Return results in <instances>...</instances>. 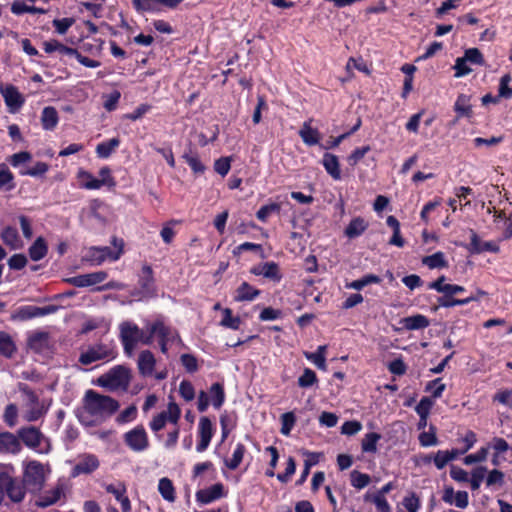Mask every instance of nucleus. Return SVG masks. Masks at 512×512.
I'll list each match as a JSON object with an SVG mask.
<instances>
[{
  "mask_svg": "<svg viewBox=\"0 0 512 512\" xmlns=\"http://www.w3.org/2000/svg\"><path fill=\"white\" fill-rule=\"evenodd\" d=\"M367 227L368 223L363 218L356 217L350 221L344 233L348 238L354 239L362 235Z\"/></svg>",
  "mask_w": 512,
  "mask_h": 512,
  "instance_id": "obj_31",
  "label": "nucleus"
},
{
  "mask_svg": "<svg viewBox=\"0 0 512 512\" xmlns=\"http://www.w3.org/2000/svg\"><path fill=\"white\" fill-rule=\"evenodd\" d=\"M442 500L449 505H455L457 508L465 509L469 504V495L466 491L455 492L453 487L446 486L443 490Z\"/></svg>",
  "mask_w": 512,
  "mask_h": 512,
  "instance_id": "obj_17",
  "label": "nucleus"
},
{
  "mask_svg": "<svg viewBox=\"0 0 512 512\" xmlns=\"http://www.w3.org/2000/svg\"><path fill=\"white\" fill-rule=\"evenodd\" d=\"M100 463L94 454H84L79 462L74 466L72 475L90 474L98 469Z\"/></svg>",
  "mask_w": 512,
  "mask_h": 512,
  "instance_id": "obj_22",
  "label": "nucleus"
},
{
  "mask_svg": "<svg viewBox=\"0 0 512 512\" xmlns=\"http://www.w3.org/2000/svg\"><path fill=\"white\" fill-rule=\"evenodd\" d=\"M196 500L202 505L210 504L225 496L224 485L216 483L208 488L196 492Z\"/></svg>",
  "mask_w": 512,
  "mask_h": 512,
  "instance_id": "obj_16",
  "label": "nucleus"
},
{
  "mask_svg": "<svg viewBox=\"0 0 512 512\" xmlns=\"http://www.w3.org/2000/svg\"><path fill=\"white\" fill-rule=\"evenodd\" d=\"M318 382L316 373L310 369L305 368L303 374L298 378V385L301 388H309Z\"/></svg>",
  "mask_w": 512,
  "mask_h": 512,
  "instance_id": "obj_52",
  "label": "nucleus"
},
{
  "mask_svg": "<svg viewBox=\"0 0 512 512\" xmlns=\"http://www.w3.org/2000/svg\"><path fill=\"white\" fill-rule=\"evenodd\" d=\"M118 408L119 404L115 399L90 389L85 393L83 407L77 417L82 424L93 426L110 417Z\"/></svg>",
  "mask_w": 512,
  "mask_h": 512,
  "instance_id": "obj_1",
  "label": "nucleus"
},
{
  "mask_svg": "<svg viewBox=\"0 0 512 512\" xmlns=\"http://www.w3.org/2000/svg\"><path fill=\"white\" fill-rule=\"evenodd\" d=\"M210 403L215 409H220L225 401V391L221 383H214L209 389Z\"/></svg>",
  "mask_w": 512,
  "mask_h": 512,
  "instance_id": "obj_33",
  "label": "nucleus"
},
{
  "mask_svg": "<svg viewBox=\"0 0 512 512\" xmlns=\"http://www.w3.org/2000/svg\"><path fill=\"white\" fill-rule=\"evenodd\" d=\"M487 469L483 466L476 467L471 473V478L468 480L472 490H478L485 477Z\"/></svg>",
  "mask_w": 512,
  "mask_h": 512,
  "instance_id": "obj_54",
  "label": "nucleus"
},
{
  "mask_svg": "<svg viewBox=\"0 0 512 512\" xmlns=\"http://www.w3.org/2000/svg\"><path fill=\"white\" fill-rule=\"evenodd\" d=\"M246 452V447L242 443H237L230 459L225 458L224 464L230 470H236L241 464Z\"/></svg>",
  "mask_w": 512,
  "mask_h": 512,
  "instance_id": "obj_35",
  "label": "nucleus"
},
{
  "mask_svg": "<svg viewBox=\"0 0 512 512\" xmlns=\"http://www.w3.org/2000/svg\"><path fill=\"white\" fill-rule=\"evenodd\" d=\"M260 294V290L247 282H243L235 291L234 300L237 302L253 301Z\"/></svg>",
  "mask_w": 512,
  "mask_h": 512,
  "instance_id": "obj_27",
  "label": "nucleus"
},
{
  "mask_svg": "<svg viewBox=\"0 0 512 512\" xmlns=\"http://www.w3.org/2000/svg\"><path fill=\"white\" fill-rule=\"evenodd\" d=\"M17 351V346L13 340V338L4 331L0 332V354L10 359L14 356Z\"/></svg>",
  "mask_w": 512,
  "mask_h": 512,
  "instance_id": "obj_30",
  "label": "nucleus"
},
{
  "mask_svg": "<svg viewBox=\"0 0 512 512\" xmlns=\"http://www.w3.org/2000/svg\"><path fill=\"white\" fill-rule=\"evenodd\" d=\"M163 414L165 415L167 422L177 425L181 416V411L176 403L170 402L168 404L167 411H163Z\"/></svg>",
  "mask_w": 512,
  "mask_h": 512,
  "instance_id": "obj_56",
  "label": "nucleus"
},
{
  "mask_svg": "<svg viewBox=\"0 0 512 512\" xmlns=\"http://www.w3.org/2000/svg\"><path fill=\"white\" fill-rule=\"evenodd\" d=\"M445 389L446 385L444 383H441L440 378L429 381L425 387L426 391H431L432 397L434 399L440 398Z\"/></svg>",
  "mask_w": 512,
  "mask_h": 512,
  "instance_id": "obj_58",
  "label": "nucleus"
},
{
  "mask_svg": "<svg viewBox=\"0 0 512 512\" xmlns=\"http://www.w3.org/2000/svg\"><path fill=\"white\" fill-rule=\"evenodd\" d=\"M112 244L114 249L108 246L90 247L87 253V260L92 265H101L104 261H117L123 253V241L117 238H113Z\"/></svg>",
  "mask_w": 512,
  "mask_h": 512,
  "instance_id": "obj_7",
  "label": "nucleus"
},
{
  "mask_svg": "<svg viewBox=\"0 0 512 512\" xmlns=\"http://www.w3.org/2000/svg\"><path fill=\"white\" fill-rule=\"evenodd\" d=\"M118 138H111L109 140L103 141L96 146V154L99 158L105 159L108 158L112 152L119 146Z\"/></svg>",
  "mask_w": 512,
  "mask_h": 512,
  "instance_id": "obj_39",
  "label": "nucleus"
},
{
  "mask_svg": "<svg viewBox=\"0 0 512 512\" xmlns=\"http://www.w3.org/2000/svg\"><path fill=\"white\" fill-rule=\"evenodd\" d=\"M41 120L44 128H54L58 123V112L52 107H45L42 111Z\"/></svg>",
  "mask_w": 512,
  "mask_h": 512,
  "instance_id": "obj_42",
  "label": "nucleus"
},
{
  "mask_svg": "<svg viewBox=\"0 0 512 512\" xmlns=\"http://www.w3.org/2000/svg\"><path fill=\"white\" fill-rule=\"evenodd\" d=\"M137 366L139 373L143 377H151L154 374L156 366V358L150 350H144L140 352Z\"/></svg>",
  "mask_w": 512,
  "mask_h": 512,
  "instance_id": "obj_23",
  "label": "nucleus"
},
{
  "mask_svg": "<svg viewBox=\"0 0 512 512\" xmlns=\"http://www.w3.org/2000/svg\"><path fill=\"white\" fill-rule=\"evenodd\" d=\"M64 495V486L57 484L50 490L40 494L35 501V505L39 508H46L57 503Z\"/></svg>",
  "mask_w": 512,
  "mask_h": 512,
  "instance_id": "obj_20",
  "label": "nucleus"
},
{
  "mask_svg": "<svg viewBox=\"0 0 512 512\" xmlns=\"http://www.w3.org/2000/svg\"><path fill=\"white\" fill-rule=\"evenodd\" d=\"M0 93L8 110L12 113L19 111L25 103L24 96L12 84H0Z\"/></svg>",
  "mask_w": 512,
  "mask_h": 512,
  "instance_id": "obj_11",
  "label": "nucleus"
},
{
  "mask_svg": "<svg viewBox=\"0 0 512 512\" xmlns=\"http://www.w3.org/2000/svg\"><path fill=\"white\" fill-rule=\"evenodd\" d=\"M475 300H476V297H474L472 295L469 297H466L464 299H455V298H452V296L444 295V297L439 298L438 302L441 307L450 308V307H454V306L467 305L470 302L475 301Z\"/></svg>",
  "mask_w": 512,
  "mask_h": 512,
  "instance_id": "obj_46",
  "label": "nucleus"
},
{
  "mask_svg": "<svg viewBox=\"0 0 512 512\" xmlns=\"http://www.w3.org/2000/svg\"><path fill=\"white\" fill-rule=\"evenodd\" d=\"M22 445L18 435L11 432L0 433V453L17 455L21 452Z\"/></svg>",
  "mask_w": 512,
  "mask_h": 512,
  "instance_id": "obj_19",
  "label": "nucleus"
},
{
  "mask_svg": "<svg viewBox=\"0 0 512 512\" xmlns=\"http://www.w3.org/2000/svg\"><path fill=\"white\" fill-rule=\"evenodd\" d=\"M104 488L106 492L112 494L117 501L126 495L127 492L126 486L123 482H118L116 484H105Z\"/></svg>",
  "mask_w": 512,
  "mask_h": 512,
  "instance_id": "obj_60",
  "label": "nucleus"
},
{
  "mask_svg": "<svg viewBox=\"0 0 512 512\" xmlns=\"http://www.w3.org/2000/svg\"><path fill=\"white\" fill-rule=\"evenodd\" d=\"M207 132L204 133L203 131L196 130L191 133L190 140L197 142L200 146H205L217 138L216 130H207Z\"/></svg>",
  "mask_w": 512,
  "mask_h": 512,
  "instance_id": "obj_45",
  "label": "nucleus"
},
{
  "mask_svg": "<svg viewBox=\"0 0 512 512\" xmlns=\"http://www.w3.org/2000/svg\"><path fill=\"white\" fill-rule=\"evenodd\" d=\"M108 277L105 271H97L87 274H81L65 279V281L75 287L84 288L97 285Z\"/></svg>",
  "mask_w": 512,
  "mask_h": 512,
  "instance_id": "obj_13",
  "label": "nucleus"
},
{
  "mask_svg": "<svg viewBox=\"0 0 512 512\" xmlns=\"http://www.w3.org/2000/svg\"><path fill=\"white\" fill-rule=\"evenodd\" d=\"M59 309L56 305H48L38 307L33 305H25L19 307L11 316L13 320L27 321L33 318L43 317L46 315L54 314Z\"/></svg>",
  "mask_w": 512,
  "mask_h": 512,
  "instance_id": "obj_9",
  "label": "nucleus"
},
{
  "mask_svg": "<svg viewBox=\"0 0 512 512\" xmlns=\"http://www.w3.org/2000/svg\"><path fill=\"white\" fill-rule=\"evenodd\" d=\"M139 285L143 291V293L150 295L155 292V285H154V276H153V270L151 266L144 265L141 270V274L139 276Z\"/></svg>",
  "mask_w": 512,
  "mask_h": 512,
  "instance_id": "obj_25",
  "label": "nucleus"
},
{
  "mask_svg": "<svg viewBox=\"0 0 512 512\" xmlns=\"http://www.w3.org/2000/svg\"><path fill=\"white\" fill-rule=\"evenodd\" d=\"M351 485L356 489H363L371 482V478L368 474L353 470L350 473Z\"/></svg>",
  "mask_w": 512,
  "mask_h": 512,
  "instance_id": "obj_47",
  "label": "nucleus"
},
{
  "mask_svg": "<svg viewBox=\"0 0 512 512\" xmlns=\"http://www.w3.org/2000/svg\"><path fill=\"white\" fill-rule=\"evenodd\" d=\"M158 492L162 498L169 503H173L176 500L175 487L173 482L167 477H163L159 480Z\"/></svg>",
  "mask_w": 512,
  "mask_h": 512,
  "instance_id": "obj_32",
  "label": "nucleus"
},
{
  "mask_svg": "<svg viewBox=\"0 0 512 512\" xmlns=\"http://www.w3.org/2000/svg\"><path fill=\"white\" fill-rule=\"evenodd\" d=\"M381 435L375 432L367 433L362 440L361 447L365 453H375L377 451V442Z\"/></svg>",
  "mask_w": 512,
  "mask_h": 512,
  "instance_id": "obj_44",
  "label": "nucleus"
},
{
  "mask_svg": "<svg viewBox=\"0 0 512 512\" xmlns=\"http://www.w3.org/2000/svg\"><path fill=\"white\" fill-rule=\"evenodd\" d=\"M147 337L151 338V344L153 339L156 338L160 341H180L177 330L169 325H166L163 319L158 318L152 323L147 325Z\"/></svg>",
  "mask_w": 512,
  "mask_h": 512,
  "instance_id": "obj_8",
  "label": "nucleus"
},
{
  "mask_svg": "<svg viewBox=\"0 0 512 512\" xmlns=\"http://www.w3.org/2000/svg\"><path fill=\"white\" fill-rule=\"evenodd\" d=\"M402 505L408 512H418L421 504L419 497L412 492L403 498Z\"/></svg>",
  "mask_w": 512,
  "mask_h": 512,
  "instance_id": "obj_59",
  "label": "nucleus"
},
{
  "mask_svg": "<svg viewBox=\"0 0 512 512\" xmlns=\"http://www.w3.org/2000/svg\"><path fill=\"white\" fill-rule=\"evenodd\" d=\"M487 455H488V448L487 447H482L476 453H472V454L467 455L464 458V463L466 465H471V464H474V463L483 462V461L486 460Z\"/></svg>",
  "mask_w": 512,
  "mask_h": 512,
  "instance_id": "obj_61",
  "label": "nucleus"
},
{
  "mask_svg": "<svg viewBox=\"0 0 512 512\" xmlns=\"http://www.w3.org/2000/svg\"><path fill=\"white\" fill-rule=\"evenodd\" d=\"M179 393L186 401H192L195 398V389L191 382L183 380L179 385Z\"/></svg>",
  "mask_w": 512,
  "mask_h": 512,
  "instance_id": "obj_63",
  "label": "nucleus"
},
{
  "mask_svg": "<svg viewBox=\"0 0 512 512\" xmlns=\"http://www.w3.org/2000/svg\"><path fill=\"white\" fill-rule=\"evenodd\" d=\"M223 318L220 325L232 330H238L240 328L241 319L238 316H233L230 308H224L222 310Z\"/></svg>",
  "mask_w": 512,
  "mask_h": 512,
  "instance_id": "obj_43",
  "label": "nucleus"
},
{
  "mask_svg": "<svg viewBox=\"0 0 512 512\" xmlns=\"http://www.w3.org/2000/svg\"><path fill=\"white\" fill-rule=\"evenodd\" d=\"M380 282L381 278L379 276L374 274H368L360 279L352 281L350 284H348V287L355 290H361L369 284H378Z\"/></svg>",
  "mask_w": 512,
  "mask_h": 512,
  "instance_id": "obj_48",
  "label": "nucleus"
},
{
  "mask_svg": "<svg viewBox=\"0 0 512 512\" xmlns=\"http://www.w3.org/2000/svg\"><path fill=\"white\" fill-rule=\"evenodd\" d=\"M119 338L126 356L131 357L137 344L140 342L151 345V338L147 337L139 326L132 321H123L119 324Z\"/></svg>",
  "mask_w": 512,
  "mask_h": 512,
  "instance_id": "obj_2",
  "label": "nucleus"
},
{
  "mask_svg": "<svg viewBox=\"0 0 512 512\" xmlns=\"http://www.w3.org/2000/svg\"><path fill=\"white\" fill-rule=\"evenodd\" d=\"M422 263L430 269L447 267L448 263L443 252H436L422 259Z\"/></svg>",
  "mask_w": 512,
  "mask_h": 512,
  "instance_id": "obj_40",
  "label": "nucleus"
},
{
  "mask_svg": "<svg viewBox=\"0 0 512 512\" xmlns=\"http://www.w3.org/2000/svg\"><path fill=\"white\" fill-rule=\"evenodd\" d=\"M19 390L25 397L23 419L27 422H35L42 418L47 413L48 407L27 384H21Z\"/></svg>",
  "mask_w": 512,
  "mask_h": 512,
  "instance_id": "obj_4",
  "label": "nucleus"
},
{
  "mask_svg": "<svg viewBox=\"0 0 512 512\" xmlns=\"http://www.w3.org/2000/svg\"><path fill=\"white\" fill-rule=\"evenodd\" d=\"M27 345L34 352L43 353L50 347V335L45 331H35L29 335Z\"/></svg>",
  "mask_w": 512,
  "mask_h": 512,
  "instance_id": "obj_21",
  "label": "nucleus"
},
{
  "mask_svg": "<svg viewBox=\"0 0 512 512\" xmlns=\"http://www.w3.org/2000/svg\"><path fill=\"white\" fill-rule=\"evenodd\" d=\"M280 211V205L277 203H270L267 205L262 206L256 213V217L261 222H266L267 219L276 212Z\"/></svg>",
  "mask_w": 512,
  "mask_h": 512,
  "instance_id": "obj_55",
  "label": "nucleus"
},
{
  "mask_svg": "<svg viewBox=\"0 0 512 512\" xmlns=\"http://www.w3.org/2000/svg\"><path fill=\"white\" fill-rule=\"evenodd\" d=\"M29 257L33 261L42 260L48 253V245L43 237H38L28 249Z\"/></svg>",
  "mask_w": 512,
  "mask_h": 512,
  "instance_id": "obj_29",
  "label": "nucleus"
},
{
  "mask_svg": "<svg viewBox=\"0 0 512 512\" xmlns=\"http://www.w3.org/2000/svg\"><path fill=\"white\" fill-rule=\"evenodd\" d=\"M464 58L476 65H483L484 64V57L481 51L478 48H469L464 53Z\"/></svg>",
  "mask_w": 512,
  "mask_h": 512,
  "instance_id": "obj_62",
  "label": "nucleus"
},
{
  "mask_svg": "<svg viewBox=\"0 0 512 512\" xmlns=\"http://www.w3.org/2000/svg\"><path fill=\"white\" fill-rule=\"evenodd\" d=\"M32 159L31 153L27 151H21L19 153H15L11 155L7 160L10 165L14 168H25L24 165L28 163Z\"/></svg>",
  "mask_w": 512,
  "mask_h": 512,
  "instance_id": "obj_49",
  "label": "nucleus"
},
{
  "mask_svg": "<svg viewBox=\"0 0 512 512\" xmlns=\"http://www.w3.org/2000/svg\"><path fill=\"white\" fill-rule=\"evenodd\" d=\"M20 442L37 453L48 454L51 450L50 440L36 427L26 426L17 431Z\"/></svg>",
  "mask_w": 512,
  "mask_h": 512,
  "instance_id": "obj_5",
  "label": "nucleus"
},
{
  "mask_svg": "<svg viewBox=\"0 0 512 512\" xmlns=\"http://www.w3.org/2000/svg\"><path fill=\"white\" fill-rule=\"evenodd\" d=\"M510 81L511 76L509 74H505L501 77L498 88V97H502L504 99L512 98V88L509 86Z\"/></svg>",
  "mask_w": 512,
  "mask_h": 512,
  "instance_id": "obj_57",
  "label": "nucleus"
},
{
  "mask_svg": "<svg viewBox=\"0 0 512 512\" xmlns=\"http://www.w3.org/2000/svg\"><path fill=\"white\" fill-rule=\"evenodd\" d=\"M326 349H327L326 345H320V346H318V348L315 352H305L304 356L307 360L311 361L317 368H319L321 370H325L326 369V358H325Z\"/></svg>",
  "mask_w": 512,
  "mask_h": 512,
  "instance_id": "obj_34",
  "label": "nucleus"
},
{
  "mask_svg": "<svg viewBox=\"0 0 512 512\" xmlns=\"http://www.w3.org/2000/svg\"><path fill=\"white\" fill-rule=\"evenodd\" d=\"M454 110L456 112L457 117L470 118L473 114L472 105H471V97L466 94L458 95V97L454 103Z\"/></svg>",
  "mask_w": 512,
  "mask_h": 512,
  "instance_id": "obj_28",
  "label": "nucleus"
},
{
  "mask_svg": "<svg viewBox=\"0 0 512 512\" xmlns=\"http://www.w3.org/2000/svg\"><path fill=\"white\" fill-rule=\"evenodd\" d=\"M128 381L129 370L121 365L113 367L107 374H105L100 379V383L103 386L111 388H118L120 386L127 385Z\"/></svg>",
  "mask_w": 512,
  "mask_h": 512,
  "instance_id": "obj_12",
  "label": "nucleus"
},
{
  "mask_svg": "<svg viewBox=\"0 0 512 512\" xmlns=\"http://www.w3.org/2000/svg\"><path fill=\"white\" fill-rule=\"evenodd\" d=\"M81 187L87 190H97L101 188V183L90 172L80 169L77 173Z\"/></svg>",
  "mask_w": 512,
  "mask_h": 512,
  "instance_id": "obj_36",
  "label": "nucleus"
},
{
  "mask_svg": "<svg viewBox=\"0 0 512 512\" xmlns=\"http://www.w3.org/2000/svg\"><path fill=\"white\" fill-rule=\"evenodd\" d=\"M9 483L6 487V495L9 497L11 501L14 503H20L23 501L26 494V486L22 481H19L14 477V469L9 465Z\"/></svg>",
  "mask_w": 512,
  "mask_h": 512,
  "instance_id": "obj_14",
  "label": "nucleus"
},
{
  "mask_svg": "<svg viewBox=\"0 0 512 512\" xmlns=\"http://www.w3.org/2000/svg\"><path fill=\"white\" fill-rule=\"evenodd\" d=\"M17 418H18V408L16 404L10 403L5 407L4 413H3V421L5 424L13 428L17 424Z\"/></svg>",
  "mask_w": 512,
  "mask_h": 512,
  "instance_id": "obj_50",
  "label": "nucleus"
},
{
  "mask_svg": "<svg viewBox=\"0 0 512 512\" xmlns=\"http://www.w3.org/2000/svg\"><path fill=\"white\" fill-rule=\"evenodd\" d=\"M322 164L326 172L334 179L339 180L341 178V170L338 157L331 153H325L323 155Z\"/></svg>",
  "mask_w": 512,
  "mask_h": 512,
  "instance_id": "obj_26",
  "label": "nucleus"
},
{
  "mask_svg": "<svg viewBox=\"0 0 512 512\" xmlns=\"http://www.w3.org/2000/svg\"><path fill=\"white\" fill-rule=\"evenodd\" d=\"M403 324L407 330H420L429 326V320L424 315L416 314L404 318Z\"/></svg>",
  "mask_w": 512,
  "mask_h": 512,
  "instance_id": "obj_37",
  "label": "nucleus"
},
{
  "mask_svg": "<svg viewBox=\"0 0 512 512\" xmlns=\"http://www.w3.org/2000/svg\"><path fill=\"white\" fill-rule=\"evenodd\" d=\"M125 444L134 452H143L149 447V438L142 425H138L124 434Z\"/></svg>",
  "mask_w": 512,
  "mask_h": 512,
  "instance_id": "obj_10",
  "label": "nucleus"
},
{
  "mask_svg": "<svg viewBox=\"0 0 512 512\" xmlns=\"http://www.w3.org/2000/svg\"><path fill=\"white\" fill-rule=\"evenodd\" d=\"M364 500L373 502L379 512H391V506L386 497L366 493Z\"/></svg>",
  "mask_w": 512,
  "mask_h": 512,
  "instance_id": "obj_51",
  "label": "nucleus"
},
{
  "mask_svg": "<svg viewBox=\"0 0 512 512\" xmlns=\"http://www.w3.org/2000/svg\"><path fill=\"white\" fill-rule=\"evenodd\" d=\"M15 188L14 175L5 163L0 164V190L11 191Z\"/></svg>",
  "mask_w": 512,
  "mask_h": 512,
  "instance_id": "obj_38",
  "label": "nucleus"
},
{
  "mask_svg": "<svg viewBox=\"0 0 512 512\" xmlns=\"http://www.w3.org/2000/svg\"><path fill=\"white\" fill-rule=\"evenodd\" d=\"M281 433L288 436L296 423V416L293 412H286L281 415Z\"/></svg>",
  "mask_w": 512,
  "mask_h": 512,
  "instance_id": "obj_53",
  "label": "nucleus"
},
{
  "mask_svg": "<svg viewBox=\"0 0 512 512\" xmlns=\"http://www.w3.org/2000/svg\"><path fill=\"white\" fill-rule=\"evenodd\" d=\"M299 134L303 142L308 146L316 145L319 143L320 135L318 130H299Z\"/></svg>",
  "mask_w": 512,
  "mask_h": 512,
  "instance_id": "obj_64",
  "label": "nucleus"
},
{
  "mask_svg": "<svg viewBox=\"0 0 512 512\" xmlns=\"http://www.w3.org/2000/svg\"><path fill=\"white\" fill-rule=\"evenodd\" d=\"M1 239L11 250L22 249L24 243L15 227L7 226L1 232Z\"/></svg>",
  "mask_w": 512,
  "mask_h": 512,
  "instance_id": "obj_24",
  "label": "nucleus"
},
{
  "mask_svg": "<svg viewBox=\"0 0 512 512\" xmlns=\"http://www.w3.org/2000/svg\"><path fill=\"white\" fill-rule=\"evenodd\" d=\"M50 473L49 465L32 460L25 464L23 470V483L31 493H39L45 484L46 477Z\"/></svg>",
  "mask_w": 512,
  "mask_h": 512,
  "instance_id": "obj_3",
  "label": "nucleus"
},
{
  "mask_svg": "<svg viewBox=\"0 0 512 512\" xmlns=\"http://www.w3.org/2000/svg\"><path fill=\"white\" fill-rule=\"evenodd\" d=\"M213 425L208 417H201L198 424L199 442L196 445L197 452H204L213 437Z\"/></svg>",
  "mask_w": 512,
  "mask_h": 512,
  "instance_id": "obj_15",
  "label": "nucleus"
},
{
  "mask_svg": "<svg viewBox=\"0 0 512 512\" xmlns=\"http://www.w3.org/2000/svg\"><path fill=\"white\" fill-rule=\"evenodd\" d=\"M115 346L112 343H95L89 345L79 356V362L90 365L97 361H110L116 357Z\"/></svg>",
  "mask_w": 512,
  "mask_h": 512,
  "instance_id": "obj_6",
  "label": "nucleus"
},
{
  "mask_svg": "<svg viewBox=\"0 0 512 512\" xmlns=\"http://www.w3.org/2000/svg\"><path fill=\"white\" fill-rule=\"evenodd\" d=\"M49 170V165L45 162L38 161L30 168H22L19 174L22 176L42 177Z\"/></svg>",
  "mask_w": 512,
  "mask_h": 512,
  "instance_id": "obj_41",
  "label": "nucleus"
},
{
  "mask_svg": "<svg viewBox=\"0 0 512 512\" xmlns=\"http://www.w3.org/2000/svg\"><path fill=\"white\" fill-rule=\"evenodd\" d=\"M250 273L255 276H263L275 282H280L282 278L278 264L272 261L253 266L250 269Z\"/></svg>",
  "mask_w": 512,
  "mask_h": 512,
  "instance_id": "obj_18",
  "label": "nucleus"
}]
</instances>
